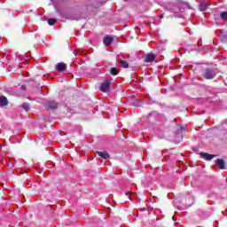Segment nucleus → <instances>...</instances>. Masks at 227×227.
Listing matches in <instances>:
<instances>
[{
  "label": "nucleus",
  "instance_id": "nucleus-1",
  "mask_svg": "<svg viewBox=\"0 0 227 227\" xmlns=\"http://www.w3.org/2000/svg\"><path fill=\"white\" fill-rule=\"evenodd\" d=\"M111 88V80L106 79L100 85L99 90L102 91V93H107L109 92V90Z\"/></svg>",
  "mask_w": 227,
  "mask_h": 227
},
{
  "label": "nucleus",
  "instance_id": "nucleus-2",
  "mask_svg": "<svg viewBox=\"0 0 227 227\" xmlns=\"http://www.w3.org/2000/svg\"><path fill=\"white\" fill-rule=\"evenodd\" d=\"M59 106V104L55 100H50L44 104V107L48 109V111H54V109H58Z\"/></svg>",
  "mask_w": 227,
  "mask_h": 227
},
{
  "label": "nucleus",
  "instance_id": "nucleus-3",
  "mask_svg": "<svg viewBox=\"0 0 227 227\" xmlns=\"http://www.w3.org/2000/svg\"><path fill=\"white\" fill-rule=\"evenodd\" d=\"M203 77L205 79H214V77H215V71L213 69H206L203 73Z\"/></svg>",
  "mask_w": 227,
  "mask_h": 227
},
{
  "label": "nucleus",
  "instance_id": "nucleus-4",
  "mask_svg": "<svg viewBox=\"0 0 227 227\" xmlns=\"http://www.w3.org/2000/svg\"><path fill=\"white\" fill-rule=\"evenodd\" d=\"M210 6V4H208V0H203L199 4V10L200 12H207V9Z\"/></svg>",
  "mask_w": 227,
  "mask_h": 227
},
{
  "label": "nucleus",
  "instance_id": "nucleus-5",
  "mask_svg": "<svg viewBox=\"0 0 227 227\" xmlns=\"http://www.w3.org/2000/svg\"><path fill=\"white\" fill-rule=\"evenodd\" d=\"M113 42H114V39L111 35H106L103 39L104 45H106V47L112 45Z\"/></svg>",
  "mask_w": 227,
  "mask_h": 227
},
{
  "label": "nucleus",
  "instance_id": "nucleus-6",
  "mask_svg": "<svg viewBox=\"0 0 227 227\" xmlns=\"http://www.w3.org/2000/svg\"><path fill=\"white\" fill-rule=\"evenodd\" d=\"M155 61V54L148 53L145 55V63H153Z\"/></svg>",
  "mask_w": 227,
  "mask_h": 227
},
{
  "label": "nucleus",
  "instance_id": "nucleus-7",
  "mask_svg": "<svg viewBox=\"0 0 227 227\" xmlns=\"http://www.w3.org/2000/svg\"><path fill=\"white\" fill-rule=\"evenodd\" d=\"M57 72H65L67 70V64L65 62H60L56 65Z\"/></svg>",
  "mask_w": 227,
  "mask_h": 227
},
{
  "label": "nucleus",
  "instance_id": "nucleus-8",
  "mask_svg": "<svg viewBox=\"0 0 227 227\" xmlns=\"http://www.w3.org/2000/svg\"><path fill=\"white\" fill-rule=\"evenodd\" d=\"M216 166L219 169H224L226 162L223 159L216 160Z\"/></svg>",
  "mask_w": 227,
  "mask_h": 227
},
{
  "label": "nucleus",
  "instance_id": "nucleus-9",
  "mask_svg": "<svg viewBox=\"0 0 227 227\" xmlns=\"http://www.w3.org/2000/svg\"><path fill=\"white\" fill-rule=\"evenodd\" d=\"M8 106V98L4 96H0V107H5Z\"/></svg>",
  "mask_w": 227,
  "mask_h": 227
},
{
  "label": "nucleus",
  "instance_id": "nucleus-10",
  "mask_svg": "<svg viewBox=\"0 0 227 227\" xmlns=\"http://www.w3.org/2000/svg\"><path fill=\"white\" fill-rule=\"evenodd\" d=\"M98 155H99V157H101L102 159H105L106 160H107V159H109V153L105 151V152H97Z\"/></svg>",
  "mask_w": 227,
  "mask_h": 227
},
{
  "label": "nucleus",
  "instance_id": "nucleus-11",
  "mask_svg": "<svg viewBox=\"0 0 227 227\" xmlns=\"http://www.w3.org/2000/svg\"><path fill=\"white\" fill-rule=\"evenodd\" d=\"M200 155L202 159H205L206 160H212L214 159V155L207 153H200Z\"/></svg>",
  "mask_w": 227,
  "mask_h": 227
},
{
  "label": "nucleus",
  "instance_id": "nucleus-12",
  "mask_svg": "<svg viewBox=\"0 0 227 227\" xmlns=\"http://www.w3.org/2000/svg\"><path fill=\"white\" fill-rule=\"evenodd\" d=\"M109 73L111 75H118V74H120V70L116 67H111Z\"/></svg>",
  "mask_w": 227,
  "mask_h": 227
},
{
  "label": "nucleus",
  "instance_id": "nucleus-13",
  "mask_svg": "<svg viewBox=\"0 0 227 227\" xmlns=\"http://www.w3.org/2000/svg\"><path fill=\"white\" fill-rule=\"evenodd\" d=\"M119 63L121 67V68H129V63L123 59H120Z\"/></svg>",
  "mask_w": 227,
  "mask_h": 227
},
{
  "label": "nucleus",
  "instance_id": "nucleus-14",
  "mask_svg": "<svg viewBox=\"0 0 227 227\" xmlns=\"http://www.w3.org/2000/svg\"><path fill=\"white\" fill-rule=\"evenodd\" d=\"M21 107H22L23 109H25V111H29V109H31V106H30L29 103H24V104L21 106Z\"/></svg>",
  "mask_w": 227,
  "mask_h": 227
},
{
  "label": "nucleus",
  "instance_id": "nucleus-15",
  "mask_svg": "<svg viewBox=\"0 0 227 227\" xmlns=\"http://www.w3.org/2000/svg\"><path fill=\"white\" fill-rule=\"evenodd\" d=\"M56 22H58V20H56V19H48L49 26H54V24H56Z\"/></svg>",
  "mask_w": 227,
  "mask_h": 227
},
{
  "label": "nucleus",
  "instance_id": "nucleus-16",
  "mask_svg": "<svg viewBox=\"0 0 227 227\" xmlns=\"http://www.w3.org/2000/svg\"><path fill=\"white\" fill-rule=\"evenodd\" d=\"M220 17L223 20H227V12H221Z\"/></svg>",
  "mask_w": 227,
  "mask_h": 227
},
{
  "label": "nucleus",
  "instance_id": "nucleus-17",
  "mask_svg": "<svg viewBox=\"0 0 227 227\" xmlns=\"http://www.w3.org/2000/svg\"><path fill=\"white\" fill-rule=\"evenodd\" d=\"M131 194H133V193L130 192H125V195H126V196H131Z\"/></svg>",
  "mask_w": 227,
  "mask_h": 227
},
{
  "label": "nucleus",
  "instance_id": "nucleus-18",
  "mask_svg": "<svg viewBox=\"0 0 227 227\" xmlns=\"http://www.w3.org/2000/svg\"><path fill=\"white\" fill-rule=\"evenodd\" d=\"M21 90H26V86H25V85H22V86H21Z\"/></svg>",
  "mask_w": 227,
  "mask_h": 227
},
{
  "label": "nucleus",
  "instance_id": "nucleus-19",
  "mask_svg": "<svg viewBox=\"0 0 227 227\" xmlns=\"http://www.w3.org/2000/svg\"><path fill=\"white\" fill-rule=\"evenodd\" d=\"M129 200H132V197L129 196Z\"/></svg>",
  "mask_w": 227,
  "mask_h": 227
},
{
  "label": "nucleus",
  "instance_id": "nucleus-20",
  "mask_svg": "<svg viewBox=\"0 0 227 227\" xmlns=\"http://www.w3.org/2000/svg\"><path fill=\"white\" fill-rule=\"evenodd\" d=\"M137 107H139V105H136Z\"/></svg>",
  "mask_w": 227,
  "mask_h": 227
},
{
  "label": "nucleus",
  "instance_id": "nucleus-21",
  "mask_svg": "<svg viewBox=\"0 0 227 227\" xmlns=\"http://www.w3.org/2000/svg\"><path fill=\"white\" fill-rule=\"evenodd\" d=\"M101 1H105V2H106V1H107V0H101Z\"/></svg>",
  "mask_w": 227,
  "mask_h": 227
}]
</instances>
